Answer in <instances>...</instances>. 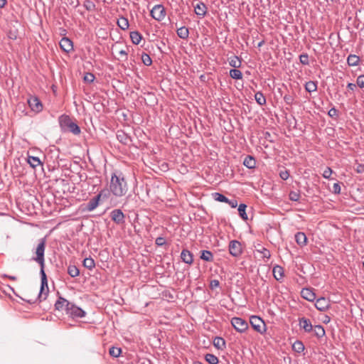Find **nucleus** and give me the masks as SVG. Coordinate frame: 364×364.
<instances>
[{"label":"nucleus","instance_id":"obj_1","mask_svg":"<svg viewBox=\"0 0 364 364\" xmlns=\"http://www.w3.org/2000/svg\"><path fill=\"white\" fill-rule=\"evenodd\" d=\"M46 239L42 238L40 240L39 243L36 250V257L33 259L35 260L41 266V284L38 294L40 300H45L48 294V280L46 274L44 271L45 258L44 253L46 250Z\"/></svg>","mask_w":364,"mask_h":364},{"label":"nucleus","instance_id":"obj_2","mask_svg":"<svg viewBox=\"0 0 364 364\" xmlns=\"http://www.w3.org/2000/svg\"><path fill=\"white\" fill-rule=\"evenodd\" d=\"M110 192L116 197L124 196L128 191V185L124 174L120 171L112 173L109 183Z\"/></svg>","mask_w":364,"mask_h":364},{"label":"nucleus","instance_id":"obj_3","mask_svg":"<svg viewBox=\"0 0 364 364\" xmlns=\"http://www.w3.org/2000/svg\"><path fill=\"white\" fill-rule=\"evenodd\" d=\"M58 122L62 130L69 131L75 135L80 133L79 126L73 122L68 115L62 114L59 117Z\"/></svg>","mask_w":364,"mask_h":364},{"label":"nucleus","instance_id":"obj_4","mask_svg":"<svg viewBox=\"0 0 364 364\" xmlns=\"http://www.w3.org/2000/svg\"><path fill=\"white\" fill-rule=\"evenodd\" d=\"M250 322L252 326V327L257 332L263 334L266 332V324L264 321L259 316H252L250 318Z\"/></svg>","mask_w":364,"mask_h":364},{"label":"nucleus","instance_id":"obj_5","mask_svg":"<svg viewBox=\"0 0 364 364\" xmlns=\"http://www.w3.org/2000/svg\"><path fill=\"white\" fill-rule=\"evenodd\" d=\"M65 312L69 316L72 318H82L85 316V311L71 302L68 307L65 309Z\"/></svg>","mask_w":364,"mask_h":364},{"label":"nucleus","instance_id":"obj_6","mask_svg":"<svg viewBox=\"0 0 364 364\" xmlns=\"http://www.w3.org/2000/svg\"><path fill=\"white\" fill-rule=\"evenodd\" d=\"M231 324L239 333H244L248 328L247 322L245 319L240 317H233L231 319Z\"/></svg>","mask_w":364,"mask_h":364},{"label":"nucleus","instance_id":"obj_7","mask_svg":"<svg viewBox=\"0 0 364 364\" xmlns=\"http://www.w3.org/2000/svg\"><path fill=\"white\" fill-rule=\"evenodd\" d=\"M153 18L158 21H162L166 16V10L162 4L155 5L150 11Z\"/></svg>","mask_w":364,"mask_h":364},{"label":"nucleus","instance_id":"obj_8","mask_svg":"<svg viewBox=\"0 0 364 364\" xmlns=\"http://www.w3.org/2000/svg\"><path fill=\"white\" fill-rule=\"evenodd\" d=\"M229 252L235 257H237L242 253V247L241 243L237 240H231L229 243Z\"/></svg>","mask_w":364,"mask_h":364},{"label":"nucleus","instance_id":"obj_9","mask_svg":"<svg viewBox=\"0 0 364 364\" xmlns=\"http://www.w3.org/2000/svg\"><path fill=\"white\" fill-rule=\"evenodd\" d=\"M28 104L32 111L40 112L43 109V105L40 100L36 96H31L28 99Z\"/></svg>","mask_w":364,"mask_h":364},{"label":"nucleus","instance_id":"obj_10","mask_svg":"<svg viewBox=\"0 0 364 364\" xmlns=\"http://www.w3.org/2000/svg\"><path fill=\"white\" fill-rule=\"evenodd\" d=\"M111 219L117 224L124 223V214L120 209H114L110 213Z\"/></svg>","mask_w":364,"mask_h":364},{"label":"nucleus","instance_id":"obj_11","mask_svg":"<svg viewBox=\"0 0 364 364\" xmlns=\"http://www.w3.org/2000/svg\"><path fill=\"white\" fill-rule=\"evenodd\" d=\"M315 306L318 310L325 311L330 307V301L325 297H321L316 301Z\"/></svg>","mask_w":364,"mask_h":364},{"label":"nucleus","instance_id":"obj_12","mask_svg":"<svg viewBox=\"0 0 364 364\" xmlns=\"http://www.w3.org/2000/svg\"><path fill=\"white\" fill-rule=\"evenodd\" d=\"M299 326L301 329H303L306 333H310L313 331V325L310 320L305 317L299 318Z\"/></svg>","mask_w":364,"mask_h":364},{"label":"nucleus","instance_id":"obj_13","mask_svg":"<svg viewBox=\"0 0 364 364\" xmlns=\"http://www.w3.org/2000/svg\"><path fill=\"white\" fill-rule=\"evenodd\" d=\"M60 48L65 51V53H70L73 50V41L70 40L68 38L64 37L63 38L60 43Z\"/></svg>","mask_w":364,"mask_h":364},{"label":"nucleus","instance_id":"obj_14","mask_svg":"<svg viewBox=\"0 0 364 364\" xmlns=\"http://www.w3.org/2000/svg\"><path fill=\"white\" fill-rule=\"evenodd\" d=\"M301 295L304 299L313 301L316 299V294L312 289L309 288H304L301 291Z\"/></svg>","mask_w":364,"mask_h":364},{"label":"nucleus","instance_id":"obj_15","mask_svg":"<svg viewBox=\"0 0 364 364\" xmlns=\"http://www.w3.org/2000/svg\"><path fill=\"white\" fill-rule=\"evenodd\" d=\"M70 302L67 299L60 296L55 304V308L56 310L61 311L65 310L68 307Z\"/></svg>","mask_w":364,"mask_h":364},{"label":"nucleus","instance_id":"obj_16","mask_svg":"<svg viewBox=\"0 0 364 364\" xmlns=\"http://www.w3.org/2000/svg\"><path fill=\"white\" fill-rule=\"evenodd\" d=\"M101 196H102V193H99L97 196H96L95 197L92 198V199H90L89 200V202L87 203V208H86V209L88 211H92V210H95L98 206L99 200H100Z\"/></svg>","mask_w":364,"mask_h":364},{"label":"nucleus","instance_id":"obj_17","mask_svg":"<svg viewBox=\"0 0 364 364\" xmlns=\"http://www.w3.org/2000/svg\"><path fill=\"white\" fill-rule=\"evenodd\" d=\"M181 258L183 262L188 264H191L193 261L192 253L187 250H182L181 253Z\"/></svg>","mask_w":364,"mask_h":364},{"label":"nucleus","instance_id":"obj_18","mask_svg":"<svg viewBox=\"0 0 364 364\" xmlns=\"http://www.w3.org/2000/svg\"><path fill=\"white\" fill-rule=\"evenodd\" d=\"M273 276L277 281H280L284 277V269L279 265H276L273 267Z\"/></svg>","mask_w":364,"mask_h":364},{"label":"nucleus","instance_id":"obj_19","mask_svg":"<svg viewBox=\"0 0 364 364\" xmlns=\"http://www.w3.org/2000/svg\"><path fill=\"white\" fill-rule=\"evenodd\" d=\"M194 9L196 15L198 16H204L207 12V7L203 2L197 4L196 6H195Z\"/></svg>","mask_w":364,"mask_h":364},{"label":"nucleus","instance_id":"obj_20","mask_svg":"<svg viewBox=\"0 0 364 364\" xmlns=\"http://www.w3.org/2000/svg\"><path fill=\"white\" fill-rule=\"evenodd\" d=\"M295 240L299 246L303 247L306 245L307 237L304 232H299L295 235Z\"/></svg>","mask_w":364,"mask_h":364},{"label":"nucleus","instance_id":"obj_21","mask_svg":"<svg viewBox=\"0 0 364 364\" xmlns=\"http://www.w3.org/2000/svg\"><path fill=\"white\" fill-rule=\"evenodd\" d=\"M360 61V58L354 54H350L347 58V63L349 66H357Z\"/></svg>","mask_w":364,"mask_h":364},{"label":"nucleus","instance_id":"obj_22","mask_svg":"<svg viewBox=\"0 0 364 364\" xmlns=\"http://www.w3.org/2000/svg\"><path fill=\"white\" fill-rule=\"evenodd\" d=\"M243 164L247 168L252 169L255 168L256 161L252 156H247L244 159Z\"/></svg>","mask_w":364,"mask_h":364},{"label":"nucleus","instance_id":"obj_23","mask_svg":"<svg viewBox=\"0 0 364 364\" xmlns=\"http://www.w3.org/2000/svg\"><path fill=\"white\" fill-rule=\"evenodd\" d=\"M311 332H313L314 335L318 338L323 337L326 333L323 327L321 325H316L314 328L313 327V331Z\"/></svg>","mask_w":364,"mask_h":364},{"label":"nucleus","instance_id":"obj_24","mask_svg":"<svg viewBox=\"0 0 364 364\" xmlns=\"http://www.w3.org/2000/svg\"><path fill=\"white\" fill-rule=\"evenodd\" d=\"M130 38L134 44L139 45L142 39V36L138 31H132L130 33Z\"/></svg>","mask_w":364,"mask_h":364},{"label":"nucleus","instance_id":"obj_25","mask_svg":"<svg viewBox=\"0 0 364 364\" xmlns=\"http://www.w3.org/2000/svg\"><path fill=\"white\" fill-rule=\"evenodd\" d=\"M117 138L124 144H127L130 141V138L122 131L117 132Z\"/></svg>","mask_w":364,"mask_h":364},{"label":"nucleus","instance_id":"obj_26","mask_svg":"<svg viewBox=\"0 0 364 364\" xmlns=\"http://www.w3.org/2000/svg\"><path fill=\"white\" fill-rule=\"evenodd\" d=\"M177 35L179 38L182 39H186L188 38L189 36L188 29L185 26L180 27L177 28Z\"/></svg>","mask_w":364,"mask_h":364},{"label":"nucleus","instance_id":"obj_27","mask_svg":"<svg viewBox=\"0 0 364 364\" xmlns=\"http://www.w3.org/2000/svg\"><path fill=\"white\" fill-rule=\"evenodd\" d=\"M83 266L89 270H92L95 267V260L92 257H87L83 260Z\"/></svg>","mask_w":364,"mask_h":364},{"label":"nucleus","instance_id":"obj_28","mask_svg":"<svg viewBox=\"0 0 364 364\" xmlns=\"http://www.w3.org/2000/svg\"><path fill=\"white\" fill-rule=\"evenodd\" d=\"M200 259L206 262H212L213 260V255L209 250H202Z\"/></svg>","mask_w":364,"mask_h":364},{"label":"nucleus","instance_id":"obj_29","mask_svg":"<svg viewBox=\"0 0 364 364\" xmlns=\"http://www.w3.org/2000/svg\"><path fill=\"white\" fill-rule=\"evenodd\" d=\"M117 25L122 30H126L129 26V21L125 17H120L117 20Z\"/></svg>","mask_w":364,"mask_h":364},{"label":"nucleus","instance_id":"obj_30","mask_svg":"<svg viewBox=\"0 0 364 364\" xmlns=\"http://www.w3.org/2000/svg\"><path fill=\"white\" fill-rule=\"evenodd\" d=\"M28 163L32 168H36L41 164V161L39 158L31 156H28Z\"/></svg>","mask_w":364,"mask_h":364},{"label":"nucleus","instance_id":"obj_31","mask_svg":"<svg viewBox=\"0 0 364 364\" xmlns=\"http://www.w3.org/2000/svg\"><path fill=\"white\" fill-rule=\"evenodd\" d=\"M304 345L300 341H296L292 345V349L296 353H301L304 350Z\"/></svg>","mask_w":364,"mask_h":364},{"label":"nucleus","instance_id":"obj_32","mask_svg":"<svg viewBox=\"0 0 364 364\" xmlns=\"http://www.w3.org/2000/svg\"><path fill=\"white\" fill-rule=\"evenodd\" d=\"M305 89L308 92H313L317 90V82L314 81H309L305 84Z\"/></svg>","mask_w":364,"mask_h":364},{"label":"nucleus","instance_id":"obj_33","mask_svg":"<svg viewBox=\"0 0 364 364\" xmlns=\"http://www.w3.org/2000/svg\"><path fill=\"white\" fill-rule=\"evenodd\" d=\"M68 273L72 277H76L80 274L78 268L75 265H69L68 267Z\"/></svg>","mask_w":364,"mask_h":364},{"label":"nucleus","instance_id":"obj_34","mask_svg":"<svg viewBox=\"0 0 364 364\" xmlns=\"http://www.w3.org/2000/svg\"><path fill=\"white\" fill-rule=\"evenodd\" d=\"M229 64L232 68H238L241 66V61L237 56L234 55L230 58Z\"/></svg>","mask_w":364,"mask_h":364},{"label":"nucleus","instance_id":"obj_35","mask_svg":"<svg viewBox=\"0 0 364 364\" xmlns=\"http://www.w3.org/2000/svg\"><path fill=\"white\" fill-rule=\"evenodd\" d=\"M213 344L218 349H223L225 347V341L221 337H216L213 341Z\"/></svg>","mask_w":364,"mask_h":364},{"label":"nucleus","instance_id":"obj_36","mask_svg":"<svg viewBox=\"0 0 364 364\" xmlns=\"http://www.w3.org/2000/svg\"><path fill=\"white\" fill-rule=\"evenodd\" d=\"M246 208H247V205L244 203H242L240 204L239 206H238V213H239V215L244 220H247V213L245 212L246 210Z\"/></svg>","mask_w":364,"mask_h":364},{"label":"nucleus","instance_id":"obj_37","mask_svg":"<svg viewBox=\"0 0 364 364\" xmlns=\"http://www.w3.org/2000/svg\"><path fill=\"white\" fill-rule=\"evenodd\" d=\"M255 99L259 105H264L266 104V98L264 96V95L260 92H257L255 93Z\"/></svg>","mask_w":364,"mask_h":364},{"label":"nucleus","instance_id":"obj_38","mask_svg":"<svg viewBox=\"0 0 364 364\" xmlns=\"http://www.w3.org/2000/svg\"><path fill=\"white\" fill-rule=\"evenodd\" d=\"M230 76L235 80H240L242 78V73L240 70L234 68L230 70Z\"/></svg>","mask_w":364,"mask_h":364},{"label":"nucleus","instance_id":"obj_39","mask_svg":"<svg viewBox=\"0 0 364 364\" xmlns=\"http://www.w3.org/2000/svg\"><path fill=\"white\" fill-rule=\"evenodd\" d=\"M256 251L260 253L262 257L264 259H269L271 257L269 250H268L264 247H260V248L256 249Z\"/></svg>","mask_w":364,"mask_h":364},{"label":"nucleus","instance_id":"obj_40","mask_svg":"<svg viewBox=\"0 0 364 364\" xmlns=\"http://www.w3.org/2000/svg\"><path fill=\"white\" fill-rule=\"evenodd\" d=\"M205 360L210 364H218L219 360L217 356L211 353H207L205 356Z\"/></svg>","mask_w":364,"mask_h":364},{"label":"nucleus","instance_id":"obj_41","mask_svg":"<svg viewBox=\"0 0 364 364\" xmlns=\"http://www.w3.org/2000/svg\"><path fill=\"white\" fill-rule=\"evenodd\" d=\"M212 195L213 198L219 202L226 203L228 199L226 196L220 193H213Z\"/></svg>","mask_w":364,"mask_h":364},{"label":"nucleus","instance_id":"obj_42","mask_svg":"<svg viewBox=\"0 0 364 364\" xmlns=\"http://www.w3.org/2000/svg\"><path fill=\"white\" fill-rule=\"evenodd\" d=\"M122 350L120 348L112 347L109 348V355L112 357L117 358L120 355Z\"/></svg>","mask_w":364,"mask_h":364},{"label":"nucleus","instance_id":"obj_43","mask_svg":"<svg viewBox=\"0 0 364 364\" xmlns=\"http://www.w3.org/2000/svg\"><path fill=\"white\" fill-rule=\"evenodd\" d=\"M83 6L87 11H94L95 9V4L90 0L85 1Z\"/></svg>","mask_w":364,"mask_h":364},{"label":"nucleus","instance_id":"obj_44","mask_svg":"<svg viewBox=\"0 0 364 364\" xmlns=\"http://www.w3.org/2000/svg\"><path fill=\"white\" fill-rule=\"evenodd\" d=\"M141 60L145 65H150L152 63L151 58L146 53H143L141 55Z\"/></svg>","mask_w":364,"mask_h":364},{"label":"nucleus","instance_id":"obj_45","mask_svg":"<svg viewBox=\"0 0 364 364\" xmlns=\"http://www.w3.org/2000/svg\"><path fill=\"white\" fill-rule=\"evenodd\" d=\"M299 60H300L301 63L304 65H307L309 64V55L307 53H303V54L300 55Z\"/></svg>","mask_w":364,"mask_h":364},{"label":"nucleus","instance_id":"obj_46","mask_svg":"<svg viewBox=\"0 0 364 364\" xmlns=\"http://www.w3.org/2000/svg\"><path fill=\"white\" fill-rule=\"evenodd\" d=\"M289 199L292 201H298L300 198V194L296 191H291L289 193Z\"/></svg>","mask_w":364,"mask_h":364},{"label":"nucleus","instance_id":"obj_47","mask_svg":"<svg viewBox=\"0 0 364 364\" xmlns=\"http://www.w3.org/2000/svg\"><path fill=\"white\" fill-rule=\"evenodd\" d=\"M95 75L90 73H87L84 76V81L86 82H92L95 80Z\"/></svg>","mask_w":364,"mask_h":364},{"label":"nucleus","instance_id":"obj_48","mask_svg":"<svg viewBox=\"0 0 364 364\" xmlns=\"http://www.w3.org/2000/svg\"><path fill=\"white\" fill-rule=\"evenodd\" d=\"M356 83L360 88H364V75H360L357 77Z\"/></svg>","mask_w":364,"mask_h":364},{"label":"nucleus","instance_id":"obj_49","mask_svg":"<svg viewBox=\"0 0 364 364\" xmlns=\"http://www.w3.org/2000/svg\"><path fill=\"white\" fill-rule=\"evenodd\" d=\"M332 173H333L332 169L330 167H326V168L324 170L322 176L323 178L329 179L331 178Z\"/></svg>","mask_w":364,"mask_h":364},{"label":"nucleus","instance_id":"obj_50","mask_svg":"<svg viewBox=\"0 0 364 364\" xmlns=\"http://www.w3.org/2000/svg\"><path fill=\"white\" fill-rule=\"evenodd\" d=\"M284 100L287 105H291L293 104L294 97L291 95H286L284 97Z\"/></svg>","mask_w":364,"mask_h":364},{"label":"nucleus","instance_id":"obj_51","mask_svg":"<svg viewBox=\"0 0 364 364\" xmlns=\"http://www.w3.org/2000/svg\"><path fill=\"white\" fill-rule=\"evenodd\" d=\"M155 243L157 246H162L166 243V240L163 237H158L155 240Z\"/></svg>","mask_w":364,"mask_h":364},{"label":"nucleus","instance_id":"obj_52","mask_svg":"<svg viewBox=\"0 0 364 364\" xmlns=\"http://www.w3.org/2000/svg\"><path fill=\"white\" fill-rule=\"evenodd\" d=\"M226 203H228L231 208H236L237 206V201L235 199L230 200L228 199Z\"/></svg>","mask_w":364,"mask_h":364},{"label":"nucleus","instance_id":"obj_53","mask_svg":"<svg viewBox=\"0 0 364 364\" xmlns=\"http://www.w3.org/2000/svg\"><path fill=\"white\" fill-rule=\"evenodd\" d=\"M279 176L281 177L282 179L287 180L289 176V173L287 171H282L279 173Z\"/></svg>","mask_w":364,"mask_h":364},{"label":"nucleus","instance_id":"obj_54","mask_svg":"<svg viewBox=\"0 0 364 364\" xmlns=\"http://www.w3.org/2000/svg\"><path fill=\"white\" fill-rule=\"evenodd\" d=\"M333 190L334 193H341V186L338 183H335L333 186Z\"/></svg>","mask_w":364,"mask_h":364},{"label":"nucleus","instance_id":"obj_55","mask_svg":"<svg viewBox=\"0 0 364 364\" xmlns=\"http://www.w3.org/2000/svg\"><path fill=\"white\" fill-rule=\"evenodd\" d=\"M220 285V282L217 279L212 280L210 284V287L212 289L218 287Z\"/></svg>","mask_w":364,"mask_h":364},{"label":"nucleus","instance_id":"obj_56","mask_svg":"<svg viewBox=\"0 0 364 364\" xmlns=\"http://www.w3.org/2000/svg\"><path fill=\"white\" fill-rule=\"evenodd\" d=\"M119 55L124 58V60L127 59V50L124 49H122L119 50Z\"/></svg>","mask_w":364,"mask_h":364},{"label":"nucleus","instance_id":"obj_57","mask_svg":"<svg viewBox=\"0 0 364 364\" xmlns=\"http://www.w3.org/2000/svg\"><path fill=\"white\" fill-rule=\"evenodd\" d=\"M328 114L330 117H334L338 115V111L335 107H333L328 111Z\"/></svg>","mask_w":364,"mask_h":364},{"label":"nucleus","instance_id":"obj_58","mask_svg":"<svg viewBox=\"0 0 364 364\" xmlns=\"http://www.w3.org/2000/svg\"><path fill=\"white\" fill-rule=\"evenodd\" d=\"M347 87H348L349 90H350L353 91V90L355 89V87H356V85H355V84H354V83L349 82V83L347 85Z\"/></svg>","mask_w":364,"mask_h":364},{"label":"nucleus","instance_id":"obj_59","mask_svg":"<svg viewBox=\"0 0 364 364\" xmlns=\"http://www.w3.org/2000/svg\"><path fill=\"white\" fill-rule=\"evenodd\" d=\"M70 4L73 5L74 7H77L79 3L77 0H70Z\"/></svg>","mask_w":364,"mask_h":364},{"label":"nucleus","instance_id":"obj_60","mask_svg":"<svg viewBox=\"0 0 364 364\" xmlns=\"http://www.w3.org/2000/svg\"><path fill=\"white\" fill-rule=\"evenodd\" d=\"M357 171L358 173H362L363 171H364V165H358L357 168Z\"/></svg>","mask_w":364,"mask_h":364},{"label":"nucleus","instance_id":"obj_61","mask_svg":"<svg viewBox=\"0 0 364 364\" xmlns=\"http://www.w3.org/2000/svg\"><path fill=\"white\" fill-rule=\"evenodd\" d=\"M7 4V0H0V8H4Z\"/></svg>","mask_w":364,"mask_h":364},{"label":"nucleus","instance_id":"obj_62","mask_svg":"<svg viewBox=\"0 0 364 364\" xmlns=\"http://www.w3.org/2000/svg\"><path fill=\"white\" fill-rule=\"evenodd\" d=\"M4 277H7L9 279L13 280V281L16 280V277H15V276H9V275H7V274H4Z\"/></svg>","mask_w":364,"mask_h":364},{"label":"nucleus","instance_id":"obj_63","mask_svg":"<svg viewBox=\"0 0 364 364\" xmlns=\"http://www.w3.org/2000/svg\"><path fill=\"white\" fill-rule=\"evenodd\" d=\"M9 38H12V39H16V36L15 35H12L11 33L10 34L9 36Z\"/></svg>","mask_w":364,"mask_h":364},{"label":"nucleus","instance_id":"obj_64","mask_svg":"<svg viewBox=\"0 0 364 364\" xmlns=\"http://www.w3.org/2000/svg\"><path fill=\"white\" fill-rule=\"evenodd\" d=\"M193 364H203V363L200 361H196L193 363Z\"/></svg>","mask_w":364,"mask_h":364}]
</instances>
